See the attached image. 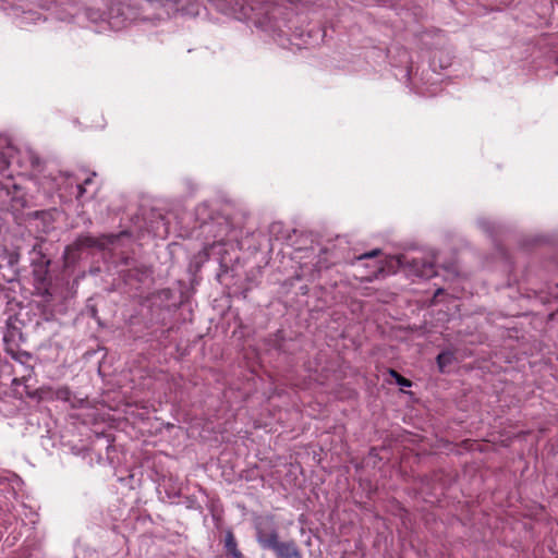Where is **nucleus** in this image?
<instances>
[{
	"instance_id": "1",
	"label": "nucleus",
	"mask_w": 558,
	"mask_h": 558,
	"mask_svg": "<svg viewBox=\"0 0 558 558\" xmlns=\"http://www.w3.org/2000/svg\"><path fill=\"white\" fill-rule=\"evenodd\" d=\"M50 264L51 260L45 255L43 246L40 244H35L32 250L31 258L34 287L36 290V294L45 298L46 301H49L52 296L50 292L49 277Z\"/></svg>"
},
{
	"instance_id": "2",
	"label": "nucleus",
	"mask_w": 558,
	"mask_h": 558,
	"mask_svg": "<svg viewBox=\"0 0 558 558\" xmlns=\"http://www.w3.org/2000/svg\"><path fill=\"white\" fill-rule=\"evenodd\" d=\"M256 539L264 549L275 551L277 558H301V551L293 539L279 541V534L275 527L269 531L258 527Z\"/></svg>"
},
{
	"instance_id": "3",
	"label": "nucleus",
	"mask_w": 558,
	"mask_h": 558,
	"mask_svg": "<svg viewBox=\"0 0 558 558\" xmlns=\"http://www.w3.org/2000/svg\"><path fill=\"white\" fill-rule=\"evenodd\" d=\"M107 16L109 25L119 31L126 27L131 22L140 19V12L131 4L119 0L110 5Z\"/></svg>"
},
{
	"instance_id": "4",
	"label": "nucleus",
	"mask_w": 558,
	"mask_h": 558,
	"mask_svg": "<svg viewBox=\"0 0 558 558\" xmlns=\"http://www.w3.org/2000/svg\"><path fill=\"white\" fill-rule=\"evenodd\" d=\"M409 271L415 277L430 279L437 275L435 256L414 257L407 262Z\"/></svg>"
},
{
	"instance_id": "5",
	"label": "nucleus",
	"mask_w": 558,
	"mask_h": 558,
	"mask_svg": "<svg viewBox=\"0 0 558 558\" xmlns=\"http://www.w3.org/2000/svg\"><path fill=\"white\" fill-rule=\"evenodd\" d=\"M101 246H102V243L98 239H96L89 234L78 235L71 245V247L76 251H81L84 248H92V247H101Z\"/></svg>"
},
{
	"instance_id": "6",
	"label": "nucleus",
	"mask_w": 558,
	"mask_h": 558,
	"mask_svg": "<svg viewBox=\"0 0 558 558\" xmlns=\"http://www.w3.org/2000/svg\"><path fill=\"white\" fill-rule=\"evenodd\" d=\"M454 354L451 351L440 352L436 357L439 372L445 373L447 367L450 366L454 362Z\"/></svg>"
},
{
	"instance_id": "7",
	"label": "nucleus",
	"mask_w": 558,
	"mask_h": 558,
	"mask_svg": "<svg viewBox=\"0 0 558 558\" xmlns=\"http://www.w3.org/2000/svg\"><path fill=\"white\" fill-rule=\"evenodd\" d=\"M328 254V250L327 248H323L320 251V254L318 256V260L317 263L315 264V267L318 271H322V270H325V269H328L331 265H332V262H329L327 258H326V255Z\"/></svg>"
},
{
	"instance_id": "8",
	"label": "nucleus",
	"mask_w": 558,
	"mask_h": 558,
	"mask_svg": "<svg viewBox=\"0 0 558 558\" xmlns=\"http://www.w3.org/2000/svg\"><path fill=\"white\" fill-rule=\"evenodd\" d=\"M225 548L227 554H232L238 550L236 541L231 532H228L225 537Z\"/></svg>"
},
{
	"instance_id": "9",
	"label": "nucleus",
	"mask_w": 558,
	"mask_h": 558,
	"mask_svg": "<svg viewBox=\"0 0 558 558\" xmlns=\"http://www.w3.org/2000/svg\"><path fill=\"white\" fill-rule=\"evenodd\" d=\"M389 374L395 378L396 383L400 387H411L412 386L411 380H409L408 378H405L402 375H400L397 371L390 369Z\"/></svg>"
},
{
	"instance_id": "10",
	"label": "nucleus",
	"mask_w": 558,
	"mask_h": 558,
	"mask_svg": "<svg viewBox=\"0 0 558 558\" xmlns=\"http://www.w3.org/2000/svg\"><path fill=\"white\" fill-rule=\"evenodd\" d=\"M150 4H159L160 7H168L171 10H178L177 5L181 0H146Z\"/></svg>"
},
{
	"instance_id": "11",
	"label": "nucleus",
	"mask_w": 558,
	"mask_h": 558,
	"mask_svg": "<svg viewBox=\"0 0 558 558\" xmlns=\"http://www.w3.org/2000/svg\"><path fill=\"white\" fill-rule=\"evenodd\" d=\"M383 272H384V266H383V264H381V263H379V262H376V263H375V265H374V271H373L371 275H367V276L365 277V280H366V281H372V280H374V279L378 278V275H379V274H383Z\"/></svg>"
},
{
	"instance_id": "12",
	"label": "nucleus",
	"mask_w": 558,
	"mask_h": 558,
	"mask_svg": "<svg viewBox=\"0 0 558 558\" xmlns=\"http://www.w3.org/2000/svg\"><path fill=\"white\" fill-rule=\"evenodd\" d=\"M380 253H381V251L379 248H375V250H373L371 252H367V253H364V254L357 256L356 260L361 262L363 259L374 258V257L378 256Z\"/></svg>"
},
{
	"instance_id": "13",
	"label": "nucleus",
	"mask_w": 558,
	"mask_h": 558,
	"mask_svg": "<svg viewBox=\"0 0 558 558\" xmlns=\"http://www.w3.org/2000/svg\"><path fill=\"white\" fill-rule=\"evenodd\" d=\"M27 155H28L31 167L32 168L39 167L40 158L37 155H35L33 151H31V150L27 151Z\"/></svg>"
},
{
	"instance_id": "14",
	"label": "nucleus",
	"mask_w": 558,
	"mask_h": 558,
	"mask_svg": "<svg viewBox=\"0 0 558 558\" xmlns=\"http://www.w3.org/2000/svg\"><path fill=\"white\" fill-rule=\"evenodd\" d=\"M11 187L14 189V190H19L20 189L19 185L15 184V183H12ZM0 190L4 191L7 193V195H10V186L9 185H4V184L0 183Z\"/></svg>"
},
{
	"instance_id": "15",
	"label": "nucleus",
	"mask_w": 558,
	"mask_h": 558,
	"mask_svg": "<svg viewBox=\"0 0 558 558\" xmlns=\"http://www.w3.org/2000/svg\"><path fill=\"white\" fill-rule=\"evenodd\" d=\"M76 189H77V195H76V198H81L83 197V195L85 194L86 192V186L83 184V183H78L76 185Z\"/></svg>"
},
{
	"instance_id": "16",
	"label": "nucleus",
	"mask_w": 558,
	"mask_h": 558,
	"mask_svg": "<svg viewBox=\"0 0 558 558\" xmlns=\"http://www.w3.org/2000/svg\"><path fill=\"white\" fill-rule=\"evenodd\" d=\"M95 177H96V172H92V173H90L86 179H84V180H83V182H82V183H83L85 186H87V185H89V184H92V183H93V180H94V178H95Z\"/></svg>"
},
{
	"instance_id": "17",
	"label": "nucleus",
	"mask_w": 558,
	"mask_h": 558,
	"mask_svg": "<svg viewBox=\"0 0 558 558\" xmlns=\"http://www.w3.org/2000/svg\"><path fill=\"white\" fill-rule=\"evenodd\" d=\"M69 393H70V391H69V389H68V388H63V389H59V390H58V397H59V398H64V399H66V398H68V396H69Z\"/></svg>"
},
{
	"instance_id": "18",
	"label": "nucleus",
	"mask_w": 558,
	"mask_h": 558,
	"mask_svg": "<svg viewBox=\"0 0 558 558\" xmlns=\"http://www.w3.org/2000/svg\"><path fill=\"white\" fill-rule=\"evenodd\" d=\"M29 356H31L29 353L23 352V353H21L19 355H13V359L19 360L20 362H22V359H24V357L29 359Z\"/></svg>"
},
{
	"instance_id": "19",
	"label": "nucleus",
	"mask_w": 558,
	"mask_h": 558,
	"mask_svg": "<svg viewBox=\"0 0 558 558\" xmlns=\"http://www.w3.org/2000/svg\"><path fill=\"white\" fill-rule=\"evenodd\" d=\"M233 558H244L242 553L238 549L234 553L230 554Z\"/></svg>"
},
{
	"instance_id": "20",
	"label": "nucleus",
	"mask_w": 558,
	"mask_h": 558,
	"mask_svg": "<svg viewBox=\"0 0 558 558\" xmlns=\"http://www.w3.org/2000/svg\"><path fill=\"white\" fill-rule=\"evenodd\" d=\"M442 292H444V289H441V288L437 289L435 294H434V298H437Z\"/></svg>"
}]
</instances>
